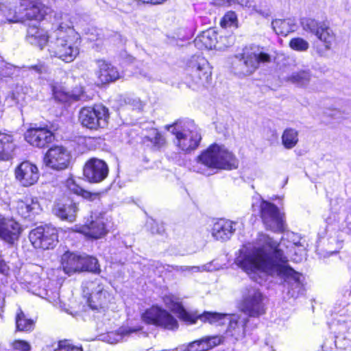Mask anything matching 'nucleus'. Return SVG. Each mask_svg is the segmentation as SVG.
Instances as JSON below:
<instances>
[{"instance_id":"5701e85b","label":"nucleus","mask_w":351,"mask_h":351,"mask_svg":"<svg viewBox=\"0 0 351 351\" xmlns=\"http://www.w3.org/2000/svg\"><path fill=\"white\" fill-rule=\"evenodd\" d=\"M235 222L221 219L214 223L212 228V235L217 240L226 241L229 239L235 231Z\"/></svg>"},{"instance_id":"7c9ffc66","label":"nucleus","mask_w":351,"mask_h":351,"mask_svg":"<svg viewBox=\"0 0 351 351\" xmlns=\"http://www.w3.org/2000/svg\"><path fill=\"white\" fill-rule=\"evenodd\" d=\"M14 147L12 136L0 132V160H8Z\"/></svg>"},{"instance_id":"20e7f679","label":"nucleus","mask_w":351,"mask_h":351,"mask_svg":"<svg viewBox=\"0 0 351 351\" xmlns=\"http://www.w3.org/2000/svg\"><path fill=\"white\" fill-rule=\"evenodd\" d=\"M21 7L24 10L16 12L11 1L0 0V23H25L26 20H41L50 12L51 9L38 0H21Z\"/></svg>"},{"instance_id":"4d7b16f0","label":"nucleus","mask_w":351,"mask_h":351,"mask_svg":"<svg viewBox=\"0 0 351 351\" xmlns=\"http://www.w3.org/2000/svg\"><path fill=\"white\" fill-rule=\"evenodd\" d=\"M152 232L153 234H162L164 232V228L162 226H160V228H158L156 231L154 230V228H152Z\"/></svg>"},{"instance_id":"f704fd0d","label":"nucleus","mask_w":351,"mask_h":351,"mask_svg":"<svg viewBox=\"0 0 351 351\" xmlns=\"http://www.w3.org/2000/svg\"><path fill=\"white\" fill-rule=\"evenodd\" d=\"M66 186L72 193L82 195L86 199H94L97 197L96 193H91L83 189L73 178H69L66 182Z\"/></svg>"},{"instance_id":"2eb2a0df","label":"nucleus","mask_w":351,"mask_h":351,"mask_svg":"<svg viewBox=\"0 0 351 351\" xmlns=\"http://www.w3.org/2000/svg\"><path fill=\"white\" fill-rule=\"evenodd\" d=\"M70 160L69 152L62 146L51 147L44 157L45 164L56 170L66 169L69 165Z\"/></svg>"},{"instance_id":"b1692460","label":"nucleus","mask_w":351,"mask_h":351,"mask_svg":"<svg viewBox=\"0 0 351 351\" xmlns=\"http://www.w3.org/2000/svg\"><path fill=\"white\" fill-rule=\"evenodd\" d=\"M97 64L99 69L97 75L101 83L114 82L120 77L119 71L110 63L99 60L97 61Z\"/></svg>"},{"instance_id":"4468645a","label":"nucleus","mask_w":351,"mask_h":351,"mask_svg":"<svg viewBox=\"0 0 351 351\" xmlns=\"http://www.w3.org/2000/svg\"><path fill=\"white\" fill-rule=\"evenodd\" d=\"M29 237L34 247L38 249L53 248L58 242L57 230L49 226L37 227L30 232Z\"/></svg>"},{"instance_id":"864d4df0","label":"nucleus","mask_w":351,"mask_h":351,"mask_svg":"<svg viewBox=\"0 0 351 351\" xmlns=\"http://www.w3.org/2000/svg\"><path fill=\"white\" fill-rule=\"evenodd\" d=\"M5 70L8 71V72H6V74L8 75H11L14 74L15 71L19 70V67L9 64V65L6 66Z\"/></svg>"},{"instance_id":"393cba45","label":"nucleus","mask_w":351,"mask_h":351,"mask_svg":"<svg viewBox=\"0 0 351 351\" xmlns=\"http://www.w3.org/2000/svg\"><path fill=\"white\" fill-rule=\"evenodd\" d=\"M16 210L22 217L27 218L38 213L40 206L37 198L25 197L16 202Z\"/></svg>"},{"instance_id":"de8ad7c7","label":"nucleus","mask_w":351,"mask_h":351,"mask_svg":"<svg viewBox=\"0 0 351 351\" xmlns=\"http://www.w3.org/2000/svg\"><path fill=\"white\" fill-rule=\"evenodd\" d=\"M69 342L67 340L60 341L58 343L57 347L54 348L53 351H69Z\"/></svg>"},{"instance_id":"f8f14e48","label":"nucleus","mask_w":351,"mask_h":351,"mask_svg":"<svg viewBox=\"0 0 351 351\" xmlns=\"http://www.w3.org/2000/svg\"><path fill=\"white\" fill-rule=\"evenodd\" d=\"M261 215L266 228L274 232H282L285 230V215L272 203L262 200Z\"/></svg>"},{"instance_id":"a211bd4d","label":"nucleus","mask_w":351,"mask_h":351,"mask_svg":"<svg viewBox=\"0 0 351 351\" xmlns=\"http://www.w3.org/2000/svg\"><path fill=\"white\" fill-rule=\"evenodd\" d=\"M14 173L16 180L25 187L34 185L39 178L38 167L29 161L21 162L15 169Z\"/></svg>"},{"instance_id":"4be33fe9","label":"nucleus","mask_w":351,"mask_h":351,"mask_svg":"<svg viewBox=\"0 0 351 351\" xmlns=\"http://www.w3.org/2000/svg\"><path fill=\"white\" fill-rule=\"evenodd\" d=\"M78 208L77 204L67 199L64 202H58L53 208V213L62 220L73 222L75 220Z\"/></svg>"},{"instance_id":"6e6552de","label":"nucleus","mask_w":351,"mask_h":351,"mask_svg":"<svg viewBox=\"0 0 351 351\" xmlns=\"http://www.w3.org/2000/svg\"><path fill=\"white\" fill-rule=\"evenodd\" d=\"M235 58L239 61V73L243 75H251L261 64L270 62L271 60V56L259 46L245 47Z\"/></svg>"},{"instance_id":"2f4dec72","label":"nucleus","mask_w":351,"mask_h":351,"mask_svg":"<svg viewBox=\"0 0 351 351\" xmlns=\"http://www.w3.org/2000/svg\"><path fill=\"white\" fill-rule=\"evenodd\" d=\"M281 142L287 149L294 148L299 142L298 131L291 128H286L282 134Z\"/></svg>"},{"instance_id":"5fc2aeb1","label":"nucleus","mask_w":351,"mask_h":351,"mask_svg":"<svg viewBox=\"0 0 351 351\" xmlns=\"http://www.w3.org/2000/svg\"><path fill=\"white\" fill-rule=\"evenodd\" d=\"M237 3L242 6L250 7V3L249 0H232V4Z\"/></svg>"},{"instance_id":"473e14b6","label":"nucleus","mask_w":351,"mask_h":351,"mask_svg":"<svg viewBox=\"0 0 351 351\" xmlns=\"http://www.w3.org/2000/svg\"><path fill=\"white\" fill-rule=\"evenodd\" d=\"M312 75L308 70H302L293 72L291 75L287 77V81L298 86H306L311 80Z\"/></svg>"},{"instance_id":"39448f33","label":"nucleus","mask_w":351,"mask_h":351,"mask_svg":"<svg viewBox=\"0 0 351 351\" xmlns=\"http://www.w3.org/2000/svg\"><path fill=\"white\" fill-rule=\"evenodd\" d=\"M165 128L175 136L174 145L184 153L196 149L202 140L200 129L191 119H179Z\"/></svg>"},{"instance_id":"bf43d9fd","label":"nucleus","mask_w":351,"mask_h":351,"mask_svg":"<svg viewBox=\"0 0 351 351\" xmlns=\"http://www.w3.org/2000/svg\"><path fill=\"white\" fill-rule=\"evenodd\" d=\"M317 51H318V53H319L321 56H322V55H323V52H322L321 50Z\"/></svg>"},{"instance_id":"c85d7f7f","label":"nucleus","mask_w":351,"mask_h":351,"mask_svg":"<svg viewBox=\"0 0 351 351\" xmlns=\"http://www.w3.org/2000/svg\"><path fill=\"white\" fill-rule=\"evenodd\" d=\"M274 31L278 35L287 36L289 33L295 31L296 23L295 19H276L271 23Z\"/></svg>"},{"instance_id":"49530a36","label":"nucleus","mask_w":351,"mask_h":351,"mask_svg":"<svg viewBox=\"0 0 351 351\" xmlns=\"http://www.w3.org/2000/svg\"><path fill=\"white\" fill-rule=\"evenodd\" d=\"M288 239L293 243V245L295 247L303 246L300 242V237L293 232L287 234Z\"/></svg>"},{"instance_id":"7ed1b4c3","label":"nucleus","mask_w":351,"mask_h":351,"mask_svg":"<svg viewBox=\"0 0 351 351\" xmlns=\"http://www.w3.org/2000/svg\"><path fill=\"white\" fill-rule=\"evenodd\" d=\"M238 163L232 152L225 147L213 144L202 152L197 158V165L193 171L209 176L213 169H231L237 167Z\"/></svg>"},{"instance_id":"bb28decb","label":"nucleus","mask_w":351,"mask_h":351,"mask_svg":"<svg viewBox=\"0 0 351 351\" xmlns=\"http://www.w3.org/2000/svg\"><path fill=\"white\" fill-rule=\"evenodd\" d=\"M163 301L166 306L172 312L177 314L180 319L191 323L195 322L192 317L186 311L177 298L172 295H168L164 297Z\"/></svg>"},{"instance_id":"37998d69","label":"nucleus","mask_w":351,"mask_h":351,"mask_svg":"<svg viewBox=\"0 0 351 351\" xmlns=\"http://www.w3.org/2000/svg\"><path fill=\"white\" fill-rule=\"evenodd\" d=\"M237 20V16L234 12H229L225 14L221 21V26L226 27L232 25Z\"/></svg>"},{"instance_id":"e433bc0d","label":"nucleus","mask_w":351,"mask_h":351,"mask_svg":"<svg viewBox=\"0 0 351 351\" xmlns=\"http://www.w3.org/2000/svg\"><path fill=\"white\" fill-rule=\"evenodd\" d=\"M167 269L169 271H171L173 270L181 272V273H196V272H202L203 271H210V265H203L202 267L199 266H178V265H167Z\"/></svg>"},{"instance_id":"f03ea898","label":"nucleus","mask_w":351,"mask_h":351,"mask_svg":"<svg viewBox=\"0 0 351 351\" xmlns=\"http://www.w3.org/2000/svg\"><path fill=\"white\" fill-rule=\"evenodd\" d=\"M48 45L51 56L66 62H72L79 54L80 36L71 26L66 14H56Z\"/></svg>"},{"instance_id":"0eeeda50","label":"nucleus","mask_w":351,"mask_h":351,"mask_svg":"<svg viewBox=\"0 0 351 351\" xmlns=\"http://www.w3.org/2000/svg\"><path fill=\"white\" fill-rule=\"evenodd\" d=\"M186 71V84L193 90L206 86L212 80L211 66L204 57L193 56L188 63Z\"/></svg>"},{"instance_id":"9d476101","label":"nucleus","mask_w":351,"mask_h":351,"mask_svg":"<svg viewBox=\"0 0 351 351\" xmlns=\"http://www.w3.org/2000/svg\"><path fill=\"white\" fill-rule=\"evenodd\" d=\"M83 291L84 294L89 295L88 305L93 310L108 308V304L113 299L112 295L104 289V286L99 279L86 282Z\"/></svg>"},{"instance_id":"dca6fc26","label":"nucleus","mask_w":351,"mask_h":351,"mask_svg":"<svg viewBox=\"0 0 351 351\" xmlns=\"http://www.w3.org/2000/svg\"><path fill=\"white\" fill-rule=\"evenodd\" d=\"M263 295L256 289H247L243 298L242 311L252 317H257L264 313Z\"/></svg>"},{"instance_id":"58836bf2","label":"nucleus","mask_w":351,"mask_h":351,"mask_svg":"<svg viewBox=\"0 0 351 351\" xmlns=\"http://www.w3.org/2000/svg\"><path fill=\"white\" fill-rule=\"evenodd\" d=\"M291 49L298 51H306L309 47V43L302 38H294L289 41Z\"/></svg>"},{"instance_id":"423d86ee","label":"nucleus","mask_w":351,"mask_h":351,"mask_svg":"<svg viewBox=\"0 0 351 351\" xmlns=\"http://www.w3.org/2000/svg\"><path fill=\"white\" fill-rule=\"evenodd\" d=\"M200 319L210 324H225L228 322L226 335L234 341L241 340L245 336V327L248 321L245 316L205 312L200 316Z\"/></svg>"},{"instance_id":"4c0bfd02","label":"nucleus","mask_w":351,"mask_h":351,"mask_svg":"<svg viewBox=\"0 0 351 351\" xmlns=\"http://www.w3.org/2000/svg\"><path fill=\"white\" fill-rule=\"evenodd\" d=\"M16 330L20 331H29L34 328V322L27 319L21 310L17 313L16 317Z\"/></svg>"},{"instance_id":"f3484780","label":"nucleus","mask_w":351,"mask_h":351,"mask_svg":"<svg viewBox=\"0 0 351 351\" xmlns=\"http://www.w3.org/2000/svg\"><path fill=\"white\" fill-rule=\"evenodd\" d=\"M108 174L107 164L100 159L91 158L86 162L84 167V175L90 182H100Z\"/></svg>"},{"instance_id":"c756f323","label":"nucleus","mask_w":351,"mask_h":351,"mask_svg":"<svg viewBox=\"0 0 351 351\" xmlns=\"http://www.w3.org/2000/svg\"><path fill=\"white\" fill-rule=\"evenodd\" d=\"M316 38L323 44L326 50L330 49L336 40L335 34L326 23L319 31Z\"/></svg>"},{"instance_id":"6e6d98bb","label":"nucleus","mask_w":351,"mask_h":351,"mask_svg":"<svg viewBox=\"0 0 351 351\" xmlns=\"http://www.w3.org/2000/svg\"><path fill=\"white\" fill-rule=\"evenodd\" d=\"M69 351H82V347L73 346L69 343Z\"/></svg>"},{"instance_id":"9b49d317","label":"nucleus","mask_w":351,"mask_h":351,"mask_svg":"<svg viewBox=\"0 0 351 351\" xmlns=\"http://www.w3.org/2000/svg\"><path fill=\"white\" fill-rule=\"evenodd\" d=\"M108 117V109L101 105L84 107L80 110L79 114L81 124L90 130L106 127Z\"/></svg>"},{"instance_id":"3c124183","label":"nucleus","mask_w":351,"mask_h":351,"mask_svg":"<svg viewBox=\"0 0 351 351\" xmlns=\"http://www.w3.org/2000/svg\"><path fill=\"white\" fill-rule=\"evenodd\" d=\"M29 69H32L37 72L38 73H43L47 71V68L42 64H38L36 65L31 66L29 67Z\"/></svg>"},{"instance_id":"a19ab883","label":"nucleus","mask_w":351,"mask_h":351,"mask_svg":"<svg viewBox=\"0 0 351 351\" xmlns=\"http://www.w3.org/2000/svg\"><path fill=\"white\" fill-rule=\"evenodd\" d=\"M208 350L222 343V337L219 336H210L202 338Z\"/></svg>"},{"instance_id":"72a5a7b5","label":"nucleus","mask_w":351,"mask_h":351,"mask_svg":"<svg viewBox=\"0 0 351 351\" xmlns=\"http://www.w3.org/2000/svg\"><path fill=\"white\" fill-rule=\"evenodd\" d=\"M141 330L140 328H120L117 332H108L106 337V340L111 344L117 343L122 340L123 337L129 335L132 332H135Z\"/></svg>"},{"instance_id":"412c9836","label":"nucleus","mask_w":351,"mask_h":351,"mask_svg":"<svg viewBox=\"0 0 351 351\" xmlns=\"http://www.w3.org/2000/svg\"><path fill=\"white\" fill-rule=\"evenodd\" d=\"M38 24V23L36 21L27 25L28 27L25 38L29 44L37 46L40 49H43L45 45L49 43L51 37L47 34V31L39 28Z\"/></svg>"},{"instance_id":"09e8293b","label":"nucleus","mask_w":351,"mask_h":351,"mask_svg":"<svg viewBox=\"0 0 351 351\" xmlns=\"http://www.w3.org/2000/svg\"><path fill=\"white\" fill-rule=\"evenodd\" d=\"M345 226L342 227V230L351 235V215H348L344 220Z\"/></svg>"},{"instance_id":"cd10ccee","label":"nucleus","mask_w":351,"mask_h":351,"mask_svg":"<svg viewBox=\"0 0 351 351\" xmlns=\"http://www.w3.org/2000/svg\"><path fill=\"white\" fill-rule=\"evenodd\" d=\"M217 34L215 30L210 29L204 31L194 40V44L199 49H211L215 47Z\"/></svg>"},{"instance_id":"79ce46f5","label":"nucleus","mask_w":351,"mask_h":351,"mask_svg":"<svg viewBox=\"0 0 351 351\" xmlns=\"http://www.w3.org/2000/svg\"><path fill=\"white\" fill-rule=\"evenodd\" d=\"M203 339L194 341L187 346L186 351H207L208 347H206Z\"/></svg>"},{"instance_id":"ea45409f","label":"nucleus","mask_w":351,"mask_h":351,"mask_svg":"<svg viewBox=\"0 0 351 351\" xmlns=\"http://www.w3.org/2000/svg\"><path fill=\"white\" fill-rule=\"evenodd\" d=\"M25 88L22 86H16L12 92L8 95V99H10L15 104H19L23 101L25 99Z\"/></svg>"},{"instance_id":"1a4fd4ad","label":"nucleus","mask_w":351,"mask_h":351,"mask_svg":"<svg viewBox=\"0 0 351 351\" xmlns=\"http://www.w3.org/2000/svg\"><path fill=\"white\" fill-rule=\"evenodd\" d=\"M61 265L64 271L68 275L84 271L94 273L100 271L97 260L86 254L66 252L62 256Z\"/></svg>"},{"instance_id":"603ef678","label":"nucleus","mask_w":351,"mask_h":351,"mask_svg":"<svg viewBox=\"0 0 351 351\" xmlns=\"http://www.w3.org/2000/svg\"><path fill=\"white\" fill-rule=\"evenodd\" d=\"M213 3L218 6H227L232 4V0H213Z\"/></svg>"},{"instance_id":"aec40b11","label":"nucleus","mask_w":351,"mask_h":351,"mask_svg":"<svg viewBox=\"0 0 351 351\" xmlns=\"http://www.w3.org/2000/svg\"><path fill=\"white\" fill-rule=\"evenodd\" d=\"M21 232L19 223L12 219L0 216V238L9 244L19 239Z\"/></svg>"},{"instance_id":"8fccbe9b","label":"nucleus","mask_w":351,"mask_h":351,"mask_svg":"<svg viewBox=\"0 0 351 351\" xmlns=\"http://www.w3.org/2000/svg\"><path fill=\"white\" fill-rule=\"evenodd\" d=\"M90 32L92 31L93 32H88V39L90 40V41H95V40H97L99 39V36H100V30L99 29H90L89 30Z\"/></svg>"},{"instance_id":"ddd939ff","label":"nucleus","mask_w":351,"mask_h":351,"mask_svg":"<svg viewBox=\"0 0 351 351\" xmlns=\"http://www.w3.org/2000/svg\"><path fill=\"white\" fill-rule=\"evenodd\" d=\"M142 319L148 324H153L167 330L178 328V323L169 312L157 306H153L142 314Z\"/></svg>"},{"instance_id":"f257e3e1","label":"nucleus","mask_w":351,"mask_h":351,"mask_svg":"<svg viewBox=\"0 0 351 351\" xmlns=\"http://www.w3.org/2000/svg\"><path fill=\"white\" fill-rule=\"evenodd\" d=\"M279 246L280 243L269 235L259 233L254 244L250 243L240 250L236 263L258 282L256 274L278 277L284 281L287 294L297 298L304 292L302 275L286 264L287 258Z\"/></svg>"},{"instance_id":"a878e982","label":"nucleus","mask_w":351,"mask_h":351,"mask_svg":"<svg viewBox=\"0 0 351 351\" xmlns=\"http://www.w3.org/2000/svg\"><path fill=\"white\" fill-rule=\"evenodd\" d=\"M77 231L88 237L95 239L101 238L107 232L106 226L102 218H98L95 221H92L90 224L81 227Z\"/></svg>"},{"instance_id":"c9c22d12","label":"nucleus","mask_w":351,"mask_h":351,"mask_svg":"<svg viewBox=\"0 0 351 351\" xmlns=\"http://www.w3.org/2000/svg\"><path fill=\"white\" fill-rule=\"evenodd\" d=\"M324 23V22L319 21L311 18H304L301 21V25L303 30L315 36Z\"/></svg>"},{"instance_id":"a18cd8bd","label":"nucleus","mask_w":351,"mask_h":351,"mask_svg":"<svg viewBox=\"0 0 351 351\" xmlns=\"http://www.w3.org/2000/svg\"><path fill=\"white\" fill-rule=\"evenodd\" d=\"M154 137L151 139L152 143L157 147H161L165 144V138L158 131H154Z\"/></svg>"},{"instance_id":"6ab92c4d","label":"nucleus","mask_w":351,"mask_h":351,"mask_svg":"<svg viewBox=\"0 0 351 351\" xmlns=\"http://www.w3.org/2000/svg\"><path fill=\"white\" fill-rule=\"evenodd\" d=\"M25 138L31 145L41 148L51 143L54 136L46 128H31L26 131Z\"/></svg>"},{"instance_id":"c03bdc74","label":"nucleus","mask_w":351,"mask_h":351,"mask_svg":"<svg viewBox=\"0 0 351 351\" xmlns=\"http://www.w3.org/2000/svg\"><path fill=\"white\" fill-rule=\"evenodd\" d=\"M14 350L19 351H30V344L23 340H16L12 343Z\"/></svg>"},{"instance_id":"052dcab7","label":"nucleus","mask_w":351,"mask_h":351,"mask_svg":"<svg viewBox=\"0 0 351 351\" xmlns=\"http://www.w3.org/2000/svg\"><path fill=\"white\" fill-rule=\"evenodd\" d=\"M134 101L136 102L137 104H139V103H140V101H139V99H137V100H134Z\"/></svg>"},{"instance_id":"13d9d810","label":"nucleus","mask_w":351,"mask_h":351,"mask_svg":"<svg viewBox=\"0 0 351 351\" xmlns=\"http://www.w3.org/2000/svg\"><path fill=\"white\" fill-rule=\"evenodd\" d=\"M81 94H79V95H75V99L77 100H81L84 98V96H83V90H81Z\"/></svg>"}]
</instances>
